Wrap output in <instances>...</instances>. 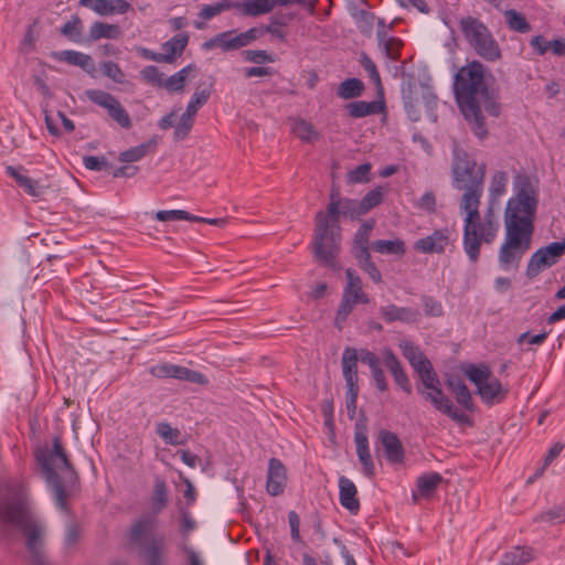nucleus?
I'll return each mask as SVG.
<instances>
[{
    "label": "nucleus",
    "mask_w": 565,
    "mask_h": 565,
    "mask_svg": "<svg viewBox=\"0 0 565 565\" xmlns=\"http://www.w3.org/2000/svg\"><path fill=\"white\" fill-rule=\"evenodd\" d=\"M15 531L25 536L32 565H50L44 551L45 526L32 514L23 484L17 480L0 483V541H11Z\"/></svg>",
    "instance_id": "1"
},
{
    "label": "nucleus",
    "mask_w": 565,
    "mask_h": 565,
    "mask_svg": "<svg viewBox=\"0 0 565 565\" xmlns=\"http://www.w3.org/2000/svg\"><path fill=\"white\" fill-rule=\"evenodd\" d=\"M483 78V65L472 61L456 73L454 82L456 100L471 130L479 139L488 135L479 104V97L487 94Z\"/></svg>",
    "instance_id": "2"
},
{
    "label": "nucleus",
    "mask_w": 565,
    "mask_h": 565,
    "mask_svg": "<svg viewBox=\"0 0 565 565\" xmlns=\"http://www.w3.org/2000/svg\"><path fill=\"white\" fill-rule=\"evenodd\" d=\"M34 455L41 475L53 494L56 507L60 510H66V500L70 495L68 489L75 483L76 473L60 437L53 438L52 447L47 445L38 447Z\"/></svg>",
    "instance_id": "3"
},
{
    "label": "nucleus",
    "mask_w": 565,
    "mask_h": 565,
    "mask_svg": "<svg viewBox=\"0 0 565 565\" xmlns=\"http://www.w3.org/2000/svg\"><path fill=\"white\" fill-rule=\"evenodd\" d=\"M514 194L504 210V230L532 236L539 204L536 184L526 174H518L513 181Z\"/></svg>",
    "instance_id": "4"
},
{
    "label": "nucleus",
    "mask_w": 565,
    "mask_h": 565,
    "mask_svg": "<svg viewBox=\"0 0 565 565\" xmlns=\"http://www.w3.org/2000/svg\"><path fill=\"white\" fill-rule=\"evenodd\" d=\"M481 201L470 205H459L463 214L462 247L470 263L476 264L480 257V249L483 244H492L499 233L500 223L494 210L487 206L483 214L480 213Z\"/></svg>",
    "instance_id": "5"
},
{
    "label": "nucleus",
    "mask_w": 565,
    "mask_h": 565,
    "mask_svg": "<svg viewBox=\"0 0 565 565\" xmlns=\"http://www.w3.org/2000/svg\"><path fill=\"white\" fill-rule=\"evenodd\" d=\"M484 175V164H478L466 150L455 142L451 161V185L454 189L462 191L459 205H470L481 201Z\"/></svg>",
    "instance_id": "6"
},
{
    "label": "nucleus",
    "mask_w": 565,
    "mask_h": 565,
    "mask_svg": "<svg viewBox=\"0 0 565 565\" xmlns=\"http://www.w3.org/2000/svg\"><path fill=\"white\" fill-rule=\"evenodd\" d=\"M340 225L328 221L322 211L316 214L313 254L324 265L333 267L340 249Z\"/></svg>",
    "instance_id": "7"
},
{
    "label": "nucleus",
    "mask_w": 565,
    "mask_h": 565,
    "mask_svg": "<svg viewBox=\"0 0 565 565\" xmlns=\"http://www.w3.org/2000/svg\"><path fill=\"white\" fill-rule=\"evenodd\" d=\"M419 379L422 385L417 386V392L425 401L429 402L437 412L443 413L458 424H470L469 416L459 411L452 401L445 395L439 377L434 370L426 371Z\"/></svg>",
    "instance_id": "8"
},
{
    "label": "nucleus",
    "mask_w": 565,
    "mask_h": 565,
    "mask_svg": "<svg viewBox=\"0 0 565 565\" xmlns=\"http://www.w3.org/2000/svg\"><path fill=\"white\" fill-rule=\"evenodd\" d=\"M460 30L476 53L489 62L501 57V51L489 29L478 19L466 17L460 20Z\"/></svg>",
    "instance_id": "9"
},
{
    "label": "nucleus",
    "mask_w": 565,
    "mask_h": 565,
    "mask_svg": "<svg viewBox=\"0 0 565 565\" xmlns=\"http://www.w3.org/2000/svg\"><path fill=\"white\" fill-rule=\"evenodd\" d=\"M532 236L505 231L504 242L499 249L498 262L502 270L518 269L523 255L530 249Z\"/></svg>",
    "instance_id": "10"
},
{
    "label": "nucleus",
    "mask_w": 565,
    "mask_h": 565,
    "mask_svg": "<svg viewBox=\"0 0 565 565\" xmlns=\"http://www.w3.org/2000/svg\"><path fill=\"white\" fill-rule=\"evenodd\" d=\"M88 99L107 110L108 116L121 128L130 129L132 126L128 111L120 102L111 94L100 90L90 89L86 92Z\"/></svg>",
    "instance_id": "11"
},
{
    "label": "nucleus",
    "mask_w": 565,
    "mask_h": 565,
    "mask_svg": "<svg viewBox=\"0 0 565 565\" xmlns=\"http://www.w3.org/2000/svg\"><path fill=\"white\" fill-rule=\"evenodd\" d=\"M564 254V244L551 243L539 248L529 260L526 276L530 279L536 277L543 269L555 265Z\"/></svg>",
    "instance_id": "12"
},
{
    "label": "nucleus",
    "mask_w": 565,
    "mask_h": 565,
    "mask_svg": "<svg viewBox=\"0 0 565 565\" xmlns=\"http://www.w3.org/2000/svg\"><path fill=\"white\" fill-rule=\"evenodd\" d=\"M210 95H211L210 88H204V89L194 92V94L192 95V97L186 106L185 111L181 116L179 124L175 126V129H174L175 140H182L189 135V132L193 126L194 116L196 115L198 110L204 104L207 103Z\"/></svg>",
    "instance_id": "13"
},
{
    "label": "nucleus",
    "mask_w": 565,
    "mask_h": 565,
    "mask_svg": "<svg viewBox=\"0 0 565 565\" xmlns=\"http://www.w3.org/2000/svg\"><path fill=\"white\" fill-rule=\"evenodd\" d=\"M25 172L26 170L22 166L6 167V173L11 177L28 195L34 199H41L45 194L46 186L41 184L39 180L28 177Z\"/></svg>",
    "instance_id": "14"
},
{
    "label": "nucleus",
    "mask_w": 565,
    "mask_h": 565,
    "mask_svg": "<svg viewBox=\"0 0 565 565\" xmlns=\"http://www.w3.org/2000/svg\"><path fill=\"white\" fill-rule=\"evenodd\" d=\"M380 317L387 323L399 321L403 323H417L420 320L419 310L411 307H397L394 303H388L380 307Z\"/></svg>",
    "instance_id": "15"
},
{
    "label": "nucleus",
    "mask_w": 565,
    "mask_h": 565,
    "mask_svg": "<svg viewBox=\"0 0 565 565\" xmlns=\"http://www.w3.org/2000/svg\"><path fill=\"white\" fill-rule=\"evenodd\" d=\"M354 443L359 461L362 465L363 475L366 478H373L375 476V465L370 451L369 438L364 428L356 426Z\"/></svg>",
    "instance_id": "16"
},
{
    "label": "nucleus",
    "mask_w": 565,
    "mask_h": 565,
    "mask_svg": "<svg viewBox=\"0 0 565 565\" xmlns=\"http://www.w3.org/2000/svg\"><path fill=\"white\" fill-rule=\"evenodd\" d=\"M377 440L384 449V456L391 463H401L405 458L404 447L395 433L387 429H381L377 435Z\"/></svg>",
    "instance_id": "17"
},
{
    "label": "nucleus",
    "mask_w": 565,
    "mask_h": 565,
    "mask_svg": "<svg viewBox=\"0 0 565 565\" xmlns=\"http://www.w3.org/2000/svg\"><path fill=\"white\" fill-rule=\"evenodd\" d=\"M449 231L435 230L430 235L415 242L414 248L424 254L444 253L449 244Z\"/></svg>",
    "instance_id": "18"
},
{
    "label": "nucleus",
    "mask_w": 565,
    "mask_h": 565,
    "mask_svg": "<svg viewBox=\"0 0 565 565\" xmlns=\"http://www.w3.org/2000/svg\"><path fill=\"white\" fill-rule=\"evenodd\" d=\"M404 358L409 362L412 367L418 373L419 377L426 371L434 370L430 361L425 356L420 349L409 340H401L398 344Z\"/></svg>",
    "instance_id": "19"
},
{
    "label": "nucleus",
    "mask_w": 565,
    "mask_h": 565,
    "mask_svg": "<svg viewBox=\"0 0 565 565\" xmlns=\"http://www.w3.org/2000/svg\"><path fill=\"white\" fill-rule=\"evenodd\" d=\"M286 484V469L281 461L271 458L268 463L266 489L270 495L282 493Z\"/></svg>",
    "instance_id": "20"
},
{
    "label": "nucleus",
    "mask_w": 565,
    "mask_h": 565,
    "mask_svg": "<svg viewBox=\"0 0 565 565\" xmlns=\"http://www.w3.org/2000/svg\"><path fill=\"white\" fill-rule=\"evenodd\" d=\"M358 361V350L351 347H347L343 350L341 359L342 374L347 388L359 387Z\"/></svg>",
    "instance_id": "21"
},
{
    "label": "nucleus",
    "mask_w": 565,
    "mask_h": 565,
    "mask_svg": "<svg viewBox=\"0 0 565 565\" xmlns=\"http://www.w3.org/2000/svg\"><path fill=\"white\" fill-rule=\"evenodd\" d=\"M145 565H168L167 547L162 539H151L142 545Z\"/></svg>",
    "instance_id": "22"
},
{
    "label": "nucleus",
    "mask_w": 565,
    "mask_h": 565,
    "mask_svg": "<svg viewBox=\"0 0 565 565\" xmlns=\"http://www.w3.org/2000/svg\"><path fill=\"white\" fill-rule=\"evenodd\" d=\"M358 489L352 480L345 476L339 478V500L340 504L356 514L360 510V502L356 499Z\"/></svg>",
    "instance_id": "23"
},
{
    "label": "nucleus",
    "mask_w": 565,
    "mask_h": 565,
    "mask_svg": "<svg viewBox=\"0 0 565 565\" xmlns=\"http://www.w3.org/2000/svg\"><path fill=\"white\" fill-rule=\"evenodd\" d=\"M383 362H384V365L388 369V371L393 375L395 383L404 392L409 394L412 392L409 379H408L406 372L404 371L401 362L396 358V355L391 350H386L384 352Z\"/></svg>",
    "instance_id": "24"
},
{
    "label": "nucleus",
    "mask_w": 565,
    "mask_h": 565,
    "mask_svg": "<svg viewBox=\"0 0 565 565\" xmlns=\"http://www.w3.org/2000/svg\"><path fill=\"white\" fill-rule=\"evenodd\" d=\"M477 393L484 403L492 405L502 402L507 396L508 390L502 386L498 379L491 376L477 390Z\"/></svg>",
    "instance_id": "25"
},
{
    "label": "nucleus",
    "mask_w": 565,
    "mask_h": 565,
    "mask_svg": "<svg viewBox=\"0 0 565 565\" xmlns=\"http://www.w3.org/2000/svg\"><path fill=\"white\" fill-rule=\"evenodd\" d=\"M189 36L185 33H179L161 44V60L163 63H172L175 56L181 55L188 45Z\"/></svg>",
    "instance_id": "26"
},
{
    "label": "nucleus",
    "mask_w": 565,
    "mask_h": 565,
    "mask_svg": "<svg viewBox=\"0 0 565 565\" xmlns=\"http://www.w3.org/2000/svg\"><path fill=\"white\" fill-rule=\"evenodd\" d=\"M52 57L55 61L65 62L70 65L79 66L86 72H90L94 70L93 58L82 52L73 51V50H64L58 52H53Z\"/></svg>",
    "instance_id": "27"
},
{
    "label": "nucleus",
    "mask_w": 565,
    "mask_h": 565,
    "mask_svg": "<svg viewBox=\"0 0 565 565\" xmlns=\"http://www.w3.org/2000/svg\"><path fill=\"white\" fill-rule=\"evenodd\" d=\"M156 525V518L153 515H143L136 520L130 527L129 540L134 544L142 546V540L150 535Z\"/></svg>",
    "instance_id": "28"
},
{
    "label": "nucleus",
    "mask_w": 565,
    "mask_h": 565,
    "mask_svg": "<svg viewBox=\"0 0 565 565\" xmlns=\"http://www.w3.org/2000/svg\"><path fill=\"white\" fill-rule=\"evenodd\" d=\"M446 386L452 392L457 403L465 409L472 412L475 404L471 393L463 381L459 377H449L446 381Z\"/></svg>",
    "instance_id": "29"
},
{
    "label": "nucleus",
    "mask_w": 565,
    "mask_h": 565,
    "mask_svg": "<svg viewBox=\"0 0 565 565\" xmlns=\"http://www.w3.org/2000/svg\"><path fill=\"white\" fill-rule=\"evenodd\" d=\"M536 558L534 548L530 546H515L503 553L500 565H524Z\"/></svg>",
    "instance_id": "30"
},
{
    "label": "nucleus",
    "mask_w": 565,
    "mask_h": 565,
    "mask_svg": "<svg viewBox=\"0 0 565 565\" xmlns=\"http://www.w3.org/2000/svg\"><path fill=\"white\" fill-rule=\"evenodd\" d=\"M508 184V174L504 171H497L490 182L489 198L487 206H491L492 210L499 204V199L505 193Z\"/></svg>",
    "instance_id": "31"
},
{
    "label": "nucleus",
    "mask_w": 565,
    "mask_h": 565,
    "mask_svg": "<svg viewBox=\"0 0 565 565\" xmlns=\"http://www.w3.org/2000/svg\"><path fill=\"white\" fill-rule=\"evenodd\" d=\"M347 284L343 292H349L351 298L360 301V303H369V296L362 290V280L356 271L352 268L345 270Z\"/></svg>",
    "instance_id": "32"
},
{
    "label": "nucleus",
    "mask_w": 565,
    "mask_h": 565,
    "mask_svg": "<svg viewBox=\"0 0 565 565\" xmlns=\"http://www.w3.org/2000/svg\"><path fill=\"white\" fill-rule=\"evenodd\" d=\"M384 105L382 102H364L356 100L347 105L349 115L353 118H363L369 115H375L383 110Z\"/></svg>",
    "instance_id": "33"
},
{
    "label": "nucleus",
    "mask_w": 565,
    "mask_h": 565,
    "mask_svg": "<svg viewBox=\"0 0 565 565\" xmlns=\"http://www.w3.org/2000/svg\"><path fill=\"white\" fill-rule=\"evenodd\" d=\"M121 34L122 32L117 24L96 21L89 28L88 38L90 41H98L100 39L117 40Z\"/></svg>",
    "instance_id": "34"
},
{
    "label": "nucleus",
    "mask_w": 565,
    "mask_h": 565,
    "mask_svg": "<svg viewBox=\"0 0 565 565\" xmlns=\"http://www.w3.org/2000/svg\"><path fill=\"white\" fill-rule=\"evenodd\" d=\"M361 215H363V213L360 207V202L353 199L345 198L343 199L339 207H337V213L334 215L326 216L328 217V221L339 224L340 217H349L351 220H356Z\"/></svg>",
    "instance_id": "35"
},
{
    "label": "nucleus",
    "mask_w": 565,
    "mask_h": 565,
    "mask_svg": "<svg viewBox=\"0 0 565 565\" xmlns=\"http://www.w3.org/2000/svg\"><path fill=\"white\" fill-rule=\"evenodd\" d=\"M443 480L441 475L438 472H428L419 476L416 480V487L419 495L429 498Z\"/></svg>",
    "instance_id": "36"
},
{
    "label": "nucleus",
    "mask_w": 565,
    "mask_h": 565,
    "mask_svg": "<svg viewBox=\"0 0 565 565\" xmlns=\"http://www.w3.org/2000/svg\"><path fill=\"white\" fill-rule=\"evenodd\" d=\"M239 12L246 17H259L271 12L268 0H242L237 1Z\"/></svg>",
    "instance_id": "37"
},
{
    "label": "nucleus",
    "mask_w": 565,
    "mask_h": 565,
    "mask_svg": "<svg viewBox=\"0 0 565 565\" xmlns=\"http://www.w3.org/2000/svg\"><path fill=\"white\" fill-rule=\"evenodd\" d=\"M534 522L546 523L551 526L565 523V504L553 505L537 514Z\"/></svg>",
    "instance_id": "38"
},
{
    "label": "nucleus",
    "mask_w": 565,
    "mask_h": 565,
    "mask_svg": "<svg viewBox=\"0 0 565 565\" xmlns=\"http://www.w3.org/2000/svg\"><path fill=\"white\" fill-rule=\"evenodd\" d=\"M238 8L237 1L234 0H221L218 2L212 4H204L200 12L199 17L204 21L211 20L214 17L221 14L222 12Z\"/></svg>",
    "instance_id": "39"
},
{
    "label": "nucleus",
    "mask_w": 565,
    "mask_h": 565,
    "mask_svg": "<svg viewBox=\"0 0 565 565\" xmlns=\"http://www.w3.org/2000/svg\"><path fill=\"white\" fill-rule=\"evenodd\" d=\"M364 84L361 79L352 77L343 81L338 87V96L343 99H352L362 95Z\"/></svg>",
    "instance_id": "40"
},
{
    "label": "nucleus",
    "mask_w": 565,
    "mask_h": 565,
    "mask_svg": "<svg viewBox=\"0 0 565 565\" xmlns=\"http://www.w3.org/2000/svg\"><path fill=\"white\" fill-rule=\"evenodd\" d=\"M372 248L385 255H403L405 253L404 242L401 239H379L372 243Z\"/></svg>",
    "instance_id": "41"
},
{
    "label": "nucleus",
    "mask_w": 565,
    "mask_h": 565,
    "mask_svg": "<svg viewBox=\"0 0 565 565\" xmlns=\"http://www.w3.org/2000/svg\"><path fill=\"white\" fill-rule=\"evenodd\" d=\"M360 302L359 300L351 298L349 292H342L340 306L338 308L334 323L335 327L341 330L349 315L352 312L354 306Z\"/></svg>",
    "instance_id": "42"
},
{
    "label": "nucleus",
    "mask_w": 565,
    "mask_h": 565,
    "mask_svg": "<svg viewBox=\"0 0 565 565\" xmlns=\"http://www.w3.org/2000/svg\"><path fill=\"white\" fill-rule=\"evenodd\" d=\"M156 141L154 140H149L147 142H143V143H140L136 147H132L126 151H122L120 154H119V160L121 162H136V161H139L140 159H142L147 153L148 151L150 150V148H153L156 146Z\"/></svg>",
    "instance_id": "43"
},
{
    "label": "nucleus",
    "mask_w": 565,
    "mask_h": 565,
    "mask_svg": "<svg viewBox=\"0 0 565 565\" xmlns=\"http://www.w3.org/2000/svg\"><path fill=\"white\" fill-rule=\"evenodd\" d=\"M168 503V488L164 480L157 479L152 495V510L154 513L162 511Z\"/></svg>",
    "instance_id": "44"
},
{
    "label": "nucleus",
    "mask_w": 565,
    "mask_h": 565,
    "mask_svg": "<svg viewBox=\"0 0 565 565\" xmlns=\"http://www.w3.org/2000/svg\"><path fill=\"white\" fill-rule=\"evenodd\" d=\"M191 68L192 65H188L171 75L169 78H164L161 88H166L169 92H181Z\"/></svg>",
    "instance_id": "45"
},
{
    "label": "nucleus",
    "mask_w": 565,
    "mask_h": 565,
    "mask_svg": "<svg viewBox=\"0 0 565 565\" xmlns=\"http://www.w3.org/2000/svg\"><path fill=\"white\" fill-rule=\"evenodd\" d=\"M504 15L507 18L508 25L511 30H514L520 33H526L531 30V26L525 20V18L518 11L510 9L505 11Z\"/></svg>",
    "instance_id": "46"
},
{
    "label": "nucleus",
    "mask_w": 565,
    "mask_h": 565,
    "mask_svg": "<svg viewBox=\"0 0 565 565\" xmlns=\"http://www.w3.org/2000/svg\"><path fill=\"white\" fill-rule=\"evenodd\" d=\"M466 375L477 386V390L492 376L488 366L478 367L475 365H470L466 370Z\"/></svg>",
    "instance_id": "47"
},
{
    "label": "nucleus",
    "mask_w": 565,
    "mask_h": 565,
    "mask_svg": "<svg viewBox=\"0 0 565 565\" xmlns=\"http://www.w3.org/2000/svg\"><path fill=\"white\" fill-rule=\"evenodd\" d=\"M61 33L73 42H79L82 35V21L77 15H73L70 21L61 28Z\"/></svg>",
    "instance_id": "48"
},
{
    "label": "nucleus",
    "mask_w": 565,
    "mask_h": 565,
    "mask_svg": "<svg viewBox=\"0 0 565 565\" xmlns=\"http://www.w3.org/2000/svg\"><path fill=\"white\" fill-rule=\"evenodd\" d=\"M222 51L230 52L244 47V41L241 33H236L235 30L222 32Z\"/></svg>",
    "instance_id": "49"
},
{
    "label": "nucleus",
    "mask_w": 565,
    "mask_h": 565,
    "mask_svg": "<svg viewBox=\"0 0 565 565\" xmlns=\"http://www.w3.org/2000/svg\"><path fill=\"white\" fill-rule=\"evenodd\" d=\"M154 217L160 222L196 220L195 215L183 210H161L154 214Z\"/></svg>",
    "instance_id": "50"
},
{
    "label": "nucleus",
    "mask_w": 565,
    "mask_h": 565,
    "mask_svg": "<svg viewBox=\"0 0 565 565\" xmlns=\"http://www.w3.org/2000/svg\"><path fill=\"white\" fill-rule=\"evenodd\" d=\"M384 192L382 188H376L369 191L360 202V207L363 215L366 214L371 209L377 206L383 200Z\"/></svg>",
    "instance_id": "51"
},
{
    "label": "nucleus",
    "mask_w": 565,
    "mask_h": 565,
    "mask_svg": "<svg viewBox=\"0 0 565 565\" xmlns=\"http://www.w3.org/2000/svg\"><path fill=\"white\" fill-rule=\"evenodd\" d=\"M102 73L113 79L115 83L122 84L125 82V74L120 66L113 61H104L100 63Z\"/></svg>",
    "instance_id": "52"
},
{
    "label": "nucleus",
    "mask_w": 565,
    "mask_h": 565,
    "mask_svg": "<svg viewBox=\"0 0 565 565\" xmlns=\"http://www.w3.org/2000/svg\"><path fill=\"white\" fill-rule=\"evenodd\" d=\"M156 433L169 445H179L180 431L177 428H172L168 423H159L156 428Z\"/></svg>",
    "instance_id": "53"
},
{
    "label": "nucleus",
    "mask_w": 565,
    "mask_h": 565,
    "mask_svg": "<svg viewBox=\"0 0 565 565\" xmlns=\"http://www.w3.org/2000/svg\"><path fill=\"white\" fill-rule=\"evenodd\" d=\"M180 365L163 363L157 364L150 367V374L158 379H177L179 374Z\"/></svg>",
    "instance_id": "54"
},
{
    "label": "nucleus",
    "mask_w": 565,
    "mask_h": 565,
    "mask_svg": "<svg viewBox=\"0 0 565 565\" xmlns=\"http://www.w3.org/2000/svg\"><path fill=\"white\" fill-rule=\"evenodd\" d=\"M402 45L403 43L401 40L393 38L384 44L380 45L379 49L386 58L397 61L401 56Z\"/></svg>",
    "instance_id": "55"
},
{
    "label": "nucleus",
    "mask_w": 565,
    "mask_h": 565,
    "mask_svg": "<svg viewBox=\"0 0 565 565\" xmlns=\"http://www.w3.org/2000/svg\"><path fill=\"white\" fill-rule=\"evenodd\" d=\"M372 166L370 163H362L349 171L348 181L349 183H365L370 180V172Z\"/></svg>",
    "instance_id": "56"
},
{
    "label": "nucleus",
    "mask_w": 565,
    "mask_h": 565,
    "mask_svg": "<svg viewBox=\"0 0 565 565\" xmlns=\"http://www.w3.org/2000/svg\"><path fill=\"white\" fill-rule=\"evenodd\" d=\"M141 78L154 86L162 87L163 74L154 65H148L140 71Z\"/></svg>",
    "instance_id": "57"
},
{
    "label": "nucleus",
    "mask_w": 565,
    "mask_h": 565,
    "mask_svg": "<svg viewBox=\"0 0 565 565\" xmlns=\"http://www.w3.org/2000/svg\"><path fill=\"white\" fill-rule=\"evenodd\" d=\"M354 18L356 21L358 29L364 34H371L373 29V22L375 19L374 14L365 10H359L354 14Z\"/></svg>",
    "instance_id": "58"
},
{
    "label": "nucleus",
    "mask_w": 565,
    "mask_h": 565,
    "mask_svg": "<svg viewBox=\"0 0 565 565\" xmlns=\"http://www.w3.org/2000/svg\"><path fill=\"white\" fill-rule=\"evenodd\" d=\"M292 131L297 137L309 142L317 138L312 125L305 120L296 121L292 126Z\"/></svg>",
    "instance_id": "59"
},
{
    "label": "nucleus",
    "mask_w": 565,
    "mask_h": 565,
    "mask_svg": "<svg viewBox=\"0 0 565 565\" xmlns=\"http://www.w3.org/2000/svg\"><path fill=\"white\" fill-rule=\"evenodd\" d=\"M79 4L102 17L111 15L110 0H79Z\"/></svg>",
    "instance_id": "60"
},
{
    "label": "nucleus",
    "mask_w": 565,
    "mask_h": 565,
    "mask_svg": "<svg viewBox=\"0 0 565 565\" xmlns=\"http://www.w3.org/2000/svg\"><path fill=\"white\" fill-rule=\"evenodd\" d=\"M360 63L363 66V68L367 72L371 81L379 87L382 88L381 77L380 73L376 68V65L374 62L370 58V56L366 53H361L360 55Z\"/></svg>",
    "instance_id": "61"
},
{
    "label": "nucleus",
    "mask_w": 565,
    "mask_h": 565,
    "mask_svg": "<svg viewBox=\"0 0 565 565\" xmlns=\"http://www.w3.org/2000/svg\"><path fill=\"white\" fill-rule=\"evenodd\" d=\"M178 380L186 381L190 383H196L201 385H205L209 382L204 374L184 366H180Z\"/></svg>",
    "instance_id": "62"
},
{
    "label": "nucleus",
    "mask_w": 565,
    "mask_h": 565,
    "mask_svg": "<svg viewBox=\"0 0 565 565\" xmlns=\"http://www.w3.org/2000/svg\"><path fill=\"white\" fill-rule=\"evenodd\" d=\"M81 527L77 523L71 521L66 524L64 534V545L66 548H72L76 545L81 536Z\"/></svg>",
    "instance_id": "63"
},
{
    "label": "nucleus",
    "mask_w": 565,
    "mask_h": 565,
    "mask_svg": "<svg viewBox=\"0 0 565 565\" xmlns=\"http://www.w3.org/2000/svg\"><path fill=\"white\" fill-rule=\"evenodd\" d=\"M374 227V221L364 222L354 236V245H369L370 234Z\"/></svg>",
    "instance_id": "64"
}]
</instances>
